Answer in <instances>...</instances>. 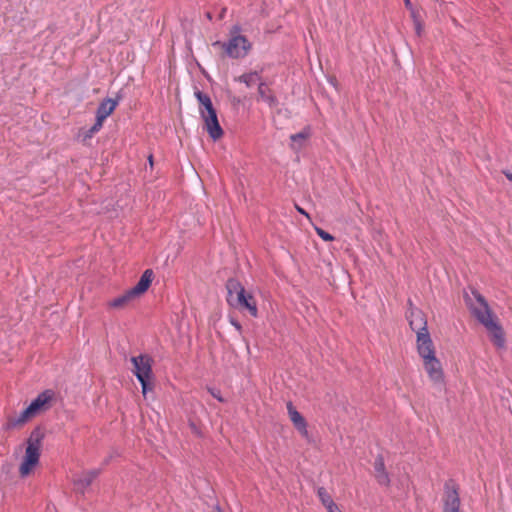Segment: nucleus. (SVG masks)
Masks as SVG:
<instances>
[{
	"label": "nucleus",
	"instance_id": "f8f14e48",
	"mask_svg": "<svg viewBox=\"0 0 512 512\" xmlns=\"http://www.w3.org/2000/svg\"><path fill=\"white\" fill-rule=\"evenodd\" d=\"M287 411L291 422L294 427L299 431L303 437H308L307 423L304 417L297 411L292 402L287 403Z\"/></svg>",
	"mask_w": 512,
	"mask_h": 512
},
{
	"label": "nucleus",
	"instance_id": "6e6552de",
	"mask_svg": "<svg viewBox=\"0 0 512 512\" xmlns=\"http://www.w3.org/2000/svg\"><path fill=\"white\" fill-rule=\"evenodd\" d=\"M442 504V512H462L459 486L453 480H448L444 484Z\"/></svg>",
	"mask_w": 512,
	"mask_h": 512
},
{
	"label": "nucleus",
	"instance_id": "dca6fc26",
	"mask_svg": "<svg viewBox=\"0 0 512 512\" xmlns=\"http://www.w3.org/2000/svg\"><path fill=\"white\" fill-rule=\"evenodd\" d=\"M135 297L127 290L124 294L112 299L108 302V306L113 309H123L128 306Z\"/></svg>",
	"mask_w": 512,
	"mask_h": 512
},
{
	"label": "nucleus",
	"instance_id": "cd10ccee",
	"mask_svg": "<svg viewBox=\"0 0 512 512\" xmlns=\"http://www.w3.org/2000/svg\"><path fill=\"white\" fill-rule=\"evenodd\" d=\"M411 13V17L413 19V23L416 22V20H421L419 12L412 7V10H409Z\"/></svg>",
	"mask_w": 512,
	"mask_h": 512
},
{
	"label": "nucleus",
	"instance_id": "f704fd0d",
	"mask_svg": "<svg viewBox=\"0 0 512 512\" xmlns=\"http://www.w3.org/2000/svg\"><path fill=\"white\" fill-rule=\"evenodd\" d=\"M207 18H208V19H211V18H212L210 13H207Z\"/></svg>",
	"mask_w": 512,
	"mask_h": 512
},
{
	"label": "nucleus",
	"instance_id": "6ab92c4d",
	"mask_svg": "<svg viewBox=\"0 0 512 512\" xmlns=\"http://www.w3.org/2000/svg\"><path fill=\"white\" fill-rule=\"evenodd\" d=\"M236 80L244 83L247 87H251L260 80V76L257 72H249L239 76Z\"/></svg>",
	"mask_w": 512,
	"mask_h": 512
},
{
	"label": "nucleus",
	"instance_id": "9b49d317",
	"mask_svg": "<svg viewBox=\"0 0 512 512\" xmlns=\"http://www.w3.org/2000/svg\"><path fill=\"white\" fill-rule=\"evenodd\" d=\"M100 471L97 469L84 471L77 475L73 479V485L76 492L84 494L86 489L92 484V482L98 477Z\"/></svg>",
	"mask_w": 512,
	"mask_h": 512
},
{
	"label": "nucleus",
	"instance_id": "f257e3e1",
	"mask_svg": "<svg viewBox=\"0 0 512 512\" xmlns=\"http://www.w3.org/2000/svg\"><path fill=\"white\" fill-rule=\"evenodd\" d=\"M472 294L475 302L469 303L471 313L489 332L493 344L497 348H503L505 346V334L498 318L480 293L473 291Z\"/></svg>",
	"mask_w": 512,
	"mask_h": 512
},
{
	"label": "nucleus",
	"instance_id": "c85d7f7f",
	"mask_svg": "<svg viewBox=\"0 0 512 512\" xmlns=\"http://www.w3.org/2000/svg\"><path fill=\"white\" fill-rule=\"evenodd\" d=\"M230 323L235 327V329H236L239 333H242V326H241V324H240L237 320H235V319L231 318V319H230Z\"/></svg>",
	"mask_w": 512,
	"mask_h": 512
},
{
	"label": "nucleus",
	"instance_id": "412c9836",
	"mask_svg": "<svg viewBox=\"0 0 512 512\" xmlns=\"http://www.w3.org/2000/svg\"><path fill=\"white\" fill-rule=\"evenodd\" d=\"M317 495L326 509L335 503L330 494L328 493V491L324 487H319L317 489Z\"/></svg>",
	"mask_w": 512,
	"mask_h": 512
},
{
	"label": "nucleus",
	"instance_id": "4468645a",
	"mask_svg": "<svg viewBox=\"0 0 512 512\" xmlns=\"http://www.w3.org/2000/svg\"><path fill=\"white\" fill-rule=\"evenodd\" d=\"M408 319L411 329L416 334L428 331L426 318L420 310H411Z\"/></svg>",
	"mask_w": 512,
	"mask_h": 512
},
{
	"label": "nucleus",
	"instance_id": "5701e85b",
	"mask_svg": "<svg viewBox=\"0 0 512 512\" xmlns=\"http://www.w3.org/2000/svg\"><path fill=\"white\" fill-rule=\"evenodd\" d=\"M103 123L104 122L96 119L95 124L90 129H88V132L94 136V134L101 130V128L103 127Z\"/></svg>",
	"mask_w": 512,
	"mask_h": 512
},
{
	"label": "nucleus",
	"instance_id": "f03ea898",
	"mask_svg": "<svg viewBox=\"0 0 512 512\" xmlns=\"http://www.w3.org/2000/svg\"><path fill=\"white\" fill-rule=\"evenodd\" d=\"M44 437V431L37 427L32 430L26 440L25 452L18 467L21 478L29 477L39 466Z\"/></svg>",
	"mask_w": 512,
	"mask_h": 512
},
{
	"label": "nucleus",
	"instance_id": "a878e982",
	"mask_svg": "<svg viewBox=\"0 0 512 512\" xmlns=\"http://www.w3.org/2000/svg\"><path fill=\"white\" fill-rule=\"evenodd\" d=\"M208 391L209 393L214 397L216 398L218 401L220 402H224V399L223 397L221 396V393L219 390L217 389H214V388H208Z\"/></svg>",
	"mask_w": 512,
	"mask_h": 512
},
{
	"label": "nucleus",
	"instance_id": "aec40b11",
	"mask_svg": "<svg viewBox=\"0 0 512 512\" xmlns=\"http://www.w3.org/2000/svg\"><path fill=\"white\" fill-rule=\"evenodd\" d=\"M309 137V131L303 130L299 133L292 134L290 139L292 141V148L299 149L301 147V142L305 141Z\"/></svg>",
	"mask_w": 512,
	"mask_h": 512
},
{
	"label": "nucleus",
	"instance_id": "393cba45",
	"mask_svg": "<svg viewBox=\"0 0 512 512\" xmlns=\"http://www.w3.org/2000/svg\"><path fill=\"white\" fill-rule=\"evenodd\" d=\"M415 32L418 36H421L424 31V25L422 20H416L414 23Z\"/></svg>",
	"mask_w": 512,
	"mask_h": 512
},
{
	"label": "nucleus",
	"instance_id": "4be33fe9",
	"mask_svg": "<svg viewBox=\"0 0 512 512\" xmlns=\"http://www.w3.org/2000/svg\"><path fill=\"white\" fill-rule=\"evenodd\" d=\"M315 229V232L316 234L323 240V241H326V242H330V241H333L334 240V237L326 232L325 230H323L322 228L320 227H314Z\"/></svg>",
	"mask_w": 512,
	"mask_h": 512
},
{
	"label": "nucleus",
	"instance_id": "7c9ffc66",
	"mask_svg": "<svg viewBox=\"0 0 512 512\" xmlns=\"http://www.w3.org/2000/svg\"><path fill=\"white\" fill-rule=\"evenodd\" d=\"M296 209H297V211H298L299 213H301V214H303V215H305L306 217H308V218H309V214H308L304 209H302V208H301V207H299V206H296Z\"/></svg>",
	"mask_w": 512,
	"mask_h": 512
},
{
	"label": "nucleus",
	"instance_id": "bb28decb",
	"mask_svg": "<svg viewBox=\"0 0 512 512\" xmlns=\"http://www.w3.org/2000/svg\"><path fill=\"white\" fill-rule=\"evenodd\" d=\"M79 137H81V138H82V139H81V140H82V142H84V143H85L87 140L91 139V138L93 137V135H92V134H90V133L88 132V130H85V131H80V132H79Z\"/></svg>",
	"mask_w": 512,
	"mask_h": 512
},
{
	"label": "nucleus",
	"instance_id": "ddd939ff",
	"mask_svg": "<svg viewBox=\"0 0 512 512\" xmlns=\"http://www.w3.org/2000/svg\"><path fill=\"white\" fill-rule=\"evenodd\" d=\"M153 277V271L151 269H147L140 277L138 283L133 288L129 289V291L135 297V299L148 290L149 286L152 283Z\"/></svg>",
	"mask_w": 512,
	"mask_h": 512
},
{
	"label": "nucleus",
	"instance_id": "c756f323",
	"mask_svg": "<svg viewBox=\"0 0 512 512\" xmlns=\"http://www.w3.org/2000/svg\"><path fill=\"white\" fill-rule=\"evenodd\" d=\"M328 512H341L336 503L327 508Z\"/></svg>",
	"mask_w": 512,
	"mask_h": 512
},
{
	"label": "nucleus",
	"instance_id": "2f4dec72",
	"mask_svg": "<svg viewBox=\"0 0 512 512\" xmlns=\"http://www.w3.org/2000/svg\"><path fill=\"white\" fill-rule=\"evenodd\" d=\"M404 4H405V7L408 9V10H412V3L410 0H404Z\"/></svg>",
	"mask_w": 512,
	"mask_h": 512
},
{
	"label": "nucleus",
	"instance_id": "f3484780",
	"mask_svg": "<svg viewBox=\"0 0 512 512\" xmlns=\"http://www.w3.org/2000/svg\"><path fill=\"white\" fill-rule=\"evenodd\" d=\"M258 94L259 99L266 102L269 106H275L277 104V99L267 84L263 82L259 84Z\"/></svg>",
	"mask_w": 512,
	"mask_h": 512
},
{
	"label": "nucleus",
	"instance_id": "473e14b6",
	"mask_svg": "<svg viewBox=\"0 0 512 512\" xmlns=\"http://www.w3.org/2000/svg\"><path fill=\"white\" fill-rule=\"evenodd\" d=\"M508 180L512 181V173H505Z\"/></svg>",
	"mask_w": 512,
	"mask_h": 512
},
{
	"label": "nucleus",
	"instance_id": "7ed1b4c3",
	"mask_svg": "<svg viewBox=\"0 0 512 512\" xmlns=\"http://www.w3.org/2000/svg\"><path fill=\"white\" fill-rule=\"evenodd\" d=\"M53 398L54 392L52 390L43 391L19 415L9 417L7 427L9 429L22 427L40 413L48 410Z\"/></svg>",
	"mask_w": 512,
	"mask_h": 512
},
{
	"label": "nucleus",
	"instance_id": "2eb2a0df",
	"mask_svg": "<svg viewBox=\"0 0 512 512\" xmlns=\"http://www.w3.org/2000/svg\"><path fill=\"white\" fill-rule=\"evenodd\" d=\"M117 105H118L117 100H114L111 98L104 99L99 104V106L97 108L96 119L104 122L106 120V118L109 117L114 112Z\"/></svg>",
	"mask_w": 512,
	"mask_h": 512
},
{
	"label": "nucleus",
	"instance_id": "a211bd4d",
	"mask_svg": "<svg viewBox=\"0 0 512 512\" xmlns=\"http://www.w3.org/2000/svg\"><path fill=\"white\" fill-rule=\"evenodd\" d=\"M374 469L376 472V479L381 485L389 484V476L385 470L384 460L382 457H378L374 463Z\"/></svg>",
	"mask_w": 512,
	"mask_h": 512
},
{
	"label": "nucleus",
	"instance_id": "9d476101",
	"mask_svg": "<svg viewBox=\"0 0 512 512\" xmlns=\"http://www.w3.org/2000/svg\"><path fill=\"white\" fill-rule=\"evenodd\" d=\"M416 348L421 359L436 355L435 347L428 331L416 334Z\"/></svg>",
	"mask_w": 512,
	"mask_h": 512
},
{
	"label": "nucleus",
	"instance_id": "0eeeda50",
	"mask_svg": "<svg viewBox=\"0 0 512 512\" xmlns=\"http://www.w3.org/2000/svg\"><path fill=\"white\" fill-rule=\"evenodd\" d=\"M134 366L133 373L141 383L142 394L146 397L147 393L153 389L152 379V359L149 355L143 354L131 358Z\"/></svg>",
	"mask_w": 512,
	"mask_h": 512
},
{
	"label": "nucleus",
	"instance_id": "1a4fd4ad",
	"mask_svg": "<svg viewBox=\"0 0 512 512\" xmlns=\"http://www.w3.org/2000/svg\"><path fill=\"white\" fill-rule=\"evenodd\" d=\"M423 367L428 374L429 379L435 385H442L444 383V372L440 360L435 356L422 359Z\"/></svg>",
	"mask_w": 512,
	"mask_h": 512
},
{
	"label": "nucleus",
	"instance_id": "20e7f679",
	"mask_svg": "<svg viewBox=\"0 0 512 512\" xmlns=\"http://www.w3.org/2000/svg\"><path fill=\"white\" fill-rule=\"evenodd\" d=\"M195 97L199 102V113L203 119L204 128L214 141L219 140L224 132L220 126L211 98L199 90L195 92Z\"/></svg>",
	"mask_w": 512,
	"mask_h": 512
},
{
	"label": "nucleus",
	"instance_id": "72a5a7b5",
	"mask_svg": "<svg viewBox=\"0 0 512 512\" xmlns=\"http://www.w3.org/2000/svg\"><path fill=\"white\" fill-rule=\"evenodd\" d=\"M148 160H149L150 165L152 166V165H153V156H152V155H150V156L148 157Z\"/></svg>",
	"mask_w": 512,
	"mask_h": 512
},
{
	"label": "nucleus",
	"instance_id": "b1692460",
	"mask_svg": "<svg viewBox=\"0 0 512 512\" xmlns=\"http://www.w3.org/2000/svg\"><path fill=\"white\" fill-rule=\"evenodd\" d=\"M103 123L104 122L96 119L95 124L90 129H88V132L94 136V134L101 130V128L103 127Z\"/></svg>",
	"mask_w": 512,
	"mask_h": 512
},
{
	"label": "nucleus",
	"instance_id": "423d86ee",
	"mask_svg": "<svg viewBox=\"0 0 512 512\" xmlns=\"http://www.w3.org/2000/svg\"><path fill=\"white\" fill-rule=\"evenodd\" d=\"M239 26H233L230 30V38L221 46L227 55L234 59L244 58L252 49L251 42L240 33Z\"/></svg>",
	"mask_w": 512,
	"mask_h": 512
},
{
	"label": "nucleus",
	"instance_id": "39448f33",
	"mask_svg": "<svg viewBox=\"0 0 512 512\" xmlns=\"http://www.w3.org/2000/svg\"><path fill=\"white\" fill-rule=\"evenodd\" d=\"M228 299L230 305L239 310H247L249 314L256 318L258 316L257 302L251 293L246 292L244 287L234 279L227 282Z\"/></svg>",
	"mask_w": 512,
	"mask_h": 512
}]
</instances>
